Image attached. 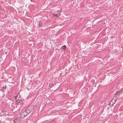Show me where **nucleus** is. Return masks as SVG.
I'll return each mask as SVG.
<instances>
[{
  "instance_id": "3",
  "label": "nucleus",
  "mask_w": 123,
  "mask_h": 123,
  "mask_svg": "<svg viewBox=\"0 0 123 123\" xmlns=\"http://www.w3.org/2000/svg\"><path fill=\"white\" fill-rule=\"evenodd\" d=\"M25 111H26V113L27 114V115L29 113L31 112V110H29V109H26Z\"/></svg>"
},
{
  "instance_id": "6",
  "label": "nucleus",
  "mask_w": 123,
  "mask_h": 123,
  "mask_svg": "<svg viewBox=\"0 0 123 123\" xmlns=\"http://www.w3.org/2000/svg\"><path fill=\"white\" fill-rule=\"evenodd\" d=\"M54 14L55 15V16H56L57 17H59L60 15V14L59 13L57 14Z\"/></svg>"
},
{
  "instance_id": "9",
  "label": "nucleus",
  "mask_w": 123,
  "mask_h": 123,
  "mask_svg": "<svg viewBox=\"0 0 123 123\" xmlns=\"http://www.w3.org/2000/svg\"><path fill=\"white\" fill-rule=\"evenodd\" d=\"M40 44H42V43H40Z\"/></svg>"
},
{
  "instance_id": "5",
  "label": "nucleus",
  "mask_w": 123,
  "mask_h": 123,
  "mask_svg": "<svg viewBox=\"0 0 123 123\" xmlns=\"http://www.w3.org/2000/svg\"><path fill=\"white\" fill-rule=\"evenodd\" d=\"M17 103H20L21 104H22V101H21L20 100H17Z\"/></svg>"
},
{
  "instance_id": "7",
  "label": "nucleus",
  "mask_w": 123,
  "mask_h": 123,
  "mask_svg": "<svg viewBox=\"0 0 123 123\" xmlns=\"http://www.w3.org/2000/svg\"><path fill=\"white\" fill-rule=\"evenodd\" d=\"M115 95H117L118 94V92H117L116 93H115V94H114Z\"/></svg>"
},
{
  "instance_id": "1",
  "label": "nucleus",
  "mask_w": 123,
  "mask_h": 123,
  "mask_svg": "<svg viewBox=\"0 0 123 123\" xmlns=\"http://www.w3.org/2000/svg\"><path fill=\"white\" fill-rule=\"evenodd\" d=\"M27 115V114L26 113V111H25L21 114L20 117L21 118H23Z\"/></svg>"
},
{
  "instance_id": "8",
  "label": "nucleus",
  "mask_w": 123,
  "mask_h": 123,
  "mask_svg": "<svg viewBox=\"0 0 123 123\" xmlns=\"http://www.w3.org/2000/svg\"><path fill=\"white\" fill-rule=\"evenodd\" d=\"M38 98V97H36V98Z\"/></svg>"
},
{
  "instance_id": "10",
  "label": "nucleus",
  "mask_w": 123,
  "mask_h": 123,
  "mask_svg": "<svg viewBox=\"0 0 123 123\" xmlns=\"http://www.w3.org/2000/svg\"><path fill=\"white\" fill-rule=\"evenodd\" d=\"M39 26H40L39 24Z\"/></svg>"
},
{
  "instance_id": "2",
  "label": "nucleus",
  "mask_w": 123,
  "mask_h": 123,
  "mask_svg": "<svg viewBox=\"0 0 123 123\" xmlns=\"http://www.w3.org/2000/svg\"><path fill=\"white\" fill-rule=\"evenodd\" d=\"M20 120L19 119H16L14 120V123H20Z\"/></svg>"
},
{
  "instance_id": "4",
  "label": "nucleus",
  "mask_w": 123,
  "mask_h": 123,
  "mask_svg": "<svg viewBox=\"0 0 123 123\" xmlns=\"http://www.w3.org/2000/svg\"><path fill=\"white\" fill-rule=\"evenodd\" d=\"M61 48L64 50L66 49V46L65 45H64L62 46L61 47Z\"/></svg>"
}]
</instances>
